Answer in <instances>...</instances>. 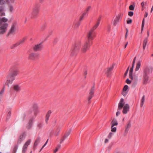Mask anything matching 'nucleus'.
<instances>
[{
    "label": "nucleus",
    "instance_id": "40",
    "mask_svg": "<svg viewBox=\"0 0 153 153\" xmlns=\"http://www.w3.org/2000/svg\"><path fill=\"white\" fill-rule=\"evenodd\" d=\"M112 127V126H111V131L112 132H115L116 131L117 128L115 127Z\"/></svg>",
    "mask_w": 153,
    "mask_h": 153
},
{
    "label": "nucleus",
    "instance_id": "24",
    "mask_svg": "<svg viewBox=\"0 0 153 153\" xmlns=\"http://www.w3.org/2000/svg\"><path fill=\"white\" fill-rule=\"evenodd\" d=\"M40 138L39 137H38L36 140H35L34 145H33V147L34 148L36 147V146H37L39 142H40Z\"/></svg>",
    "mask_w": 153,
    "mask_h": 153
},
{
    "label": "nucleus",
    "instance_id": "45",
    "mask_svg": "<svg viewBox=\"0 0 153 153\" xmlns=\"http://www.w3.org/2000/svg\"><path fill=\"white\" fill-rule=\"evenodd\" d=\"M134 7L132 5H130L129 7V9L130 10H134Z\"/></svg>",
    "mask_w": 153,
    "mask_h": 153
},
{
    "label": "nucleus",
    "instance_id": "53",
    "mask_svg": "<svg viewBox=\"0 0 153 153\" xmlns=\"http://www.w3.org/2000/svg\"><path fill=\"white\" fill-rule=\"evenodd\" d=\"M129 67H128V68H127V70H126L125 73L124 75L125 76H126L127 75V74L128 73V70H129Z\"/></svg>",
    "mask_w": 153,
    "mask_h": 153
},
{
    "label": "nucleus",
    "instance_id": "28",
    "mask_svg": "<svg viewBox=\"0 0 153 153\" xmlns=\"http://www.w3.org/2000/svg\"><path fill=\"white\" fill-rule=\"evenodd\" d=\"M141 62L140 61H139L137 62L136 67L135 69L136 71H138L139 70L141 65Z\"/></svg>",
    "mask_w": 153,
    "mask_h": 153
},
{
    "label": "nucleus",
    "instance_id": "10",
    "mask_svg": "<svg viewBox=\"0 0 153 153\" xmlns=\"http://www.w3.org/2000/svg\"><path fill=\"white\" fill-rule=\"evenodd\" d=\"M136 59V57H135L133 60L132 62V64L131 68H130L129 72V77L130 79H131L132 80H133V68L134 67V64L135 62V60Z\"/></svg>",
    "mask_w": 153,
    "mask_h": 153
},
{
    "label": "nucleus",
    "instance_id": "50",
    "mask_svg": "<svg viewBox=\"0 0 153 153\" xmlns=\"http://www.w3.org/2000/svg\"><path fill=\"white\" fill-rule=\"evenodd\" d=\"M113 133L111 132H110L108 136V138L109 139H110L111 137L113 135Z\"/></svg>",
    "mask_w": 153,
    "mask_h": 153
},
{
    "label": "nucleus",
    "instance_id": "55",
    "mask_svg": "<svg viewBox=\"0 0 153 153\" xmlns=\"http://www.w3.org/2000/svg\"><path fill=\"white\" fill-rule=\"evenodd\" d=\"M126 82L128 84H130L131 83V81L128 79H127L126 80Z\"/></svg>",
    "mask_w": 153,
    "mask_h": 153
},
{
    "label": "nucleus",
    "instance_id": "49",
    "mask_svg": "<svg viewBox=\"0 0 153 153\" xmlns=\"http://www.w3.org/2000/svg\"><path fill=\"white\" fill-rule=\"evenodd\" d=\"M133 12L132 11H129L128 13V15L130 16H132L133 15Z\"/></svg>",
    "mask_w": 153,
    "mask_h": 153
},
{
    "label": "nucleus",
    "instance_id": "48",
    "mask_svg": "<svg viewBox=\"0 0 153 153\" xmlns=\"http://www.w3.org/2000/svg\"><path fill=\"white\" fill-rule=\"evenodd\" d=\"M88 13L87 12L85 11L82 14V16L84 17L86 16H88Z\"/></svg>",
    "mask_w": 153,
    "mask_h": 153
},
{
    "label": "nucleus",
    "instance_id": "41",
    "mask_svg": "<svg viewBox=\"0 0 153 153\" xmlns=\"http://www.w3.org/2000/svg\"><path fill=\"white\" fill-rule=\"evenodd\" d=\"M141 5L142 7V10H144V9L146 8V7H145V5H144V2L143 1L141 2Z\"/></svg>",
    "mask_w": 153,
    "mask_h": 153
},
{
    "label": "nucleus",
    "instance_id": "51",
    "mask_svg": "<svg viewBox=\"0 0 153 153\" xmlns=\"http://www.w3.org/2000/svg\"><path fill=\"white\" fill-rule=\"evenodd\" d=\"M81 22H78L75 24V27H78L80 24Z\"/></svg>",
    "mask_w": 153,
    "mask_h": 153
},
{
    "label": "nucleus",
    "instance_id": "64",
    "mask_svg": "<svg viewBox=\"0 0 153 153\" xmlns=\"http://www.w3.org/2000/svg\"><path fill=\"white\" fill-rule=\"evenodd\" d=\"M148 13L147 12H146L145 14L144 15V17H146L148 16Z\"/></svg>",
    "mask_w": 153,
    "mask_h": 153
},
{
    "label": "nucleus",
    "instance_id": "5",
    "mask_svg": "<svg viewBox=\"0 0 153 153\" xmlns=\"http://www.w3.org/2000/svg\"><path fill=\"white\" fill-rule=\"evenodd\" d=\"M39 5L38 4H35L33 8V11L30 16L31 19H34L37 17L39 12Z\"/></svg>",
    "mask_w": 153,
    "mask_h": 153
},
{
    "label": "nucleus",
    "instance_id": "3",
    "mask_svg": "<svg viewBox=\"0 0 153 153\" xmlns=\"http://www.w3.org/2000/svg\"><path fill=\"white\" fill-rule=\"evenodd\" d=\"M18 71H15L9 74L7 77V81L5 85L9 86L10 85L12 84L13 81L15 79V77L17 75Z\"/></svg>",
    "mask_w": 153,
    "mask_h": 153
},
{
    "label": "nucleus",
    "instance_id": "25",
    "mask_svg": "<svg viewBox=\"0 0 153 153\" xmlns=\"http://www.w3.org/2000/svg\"><path fill=\"white\" fill-rule=\"evenodd\" d=\"M145 96L143 95L140 100V106L141 107H142L145 101Z\"/></svg>",
    "mask_w": 153,
    "mask_h": 153
},
{
    "label": "nucleus",
    "instance_id": "60",
    "mask_svg": "<svg viewBox=\"0 0 153 153\" xmlns=\"http://www.w3.org/2000/svg\"><path fill=\"white\" fill-rule=\"evenodd\" d=\"M59 150V149L58 147H56L55 150H54L53 152L54 153H56Z\"/></svg>",
    "mask_w": 153,
    "mask_h": 153
},
{
    "label": "nucleus",
    "instance_id": "52",
    "mask_svg": "<svg viewBox=\"0 0 153 153\" xmlns=\"http://www.w3.org/2000/svg\"><path fill=\"white\" fill-rule=\"evenodd\" d=\"M126 33L125 35V38L126 39L128 36V30L127 28L126 29Z\"/></svg>",
    "mask_w": 153,
    "mask_h": 153
},
{
    "label": "nucleus",
    "instance_id": "56",
    "mask_svg": "<svg viewBox=\"0 0 153 153\" xmlns=\"http://www.w3.org/2000/svg\"><path fill=\"white\" fill-rule=\"evenodd\" d=\"M66 138H65V136H64V137H63V138L60 140V143H62V142H63V141L65 140V139Z\"/></svg>",
    "mask_w": 153,
    "mask_h": 153
},
{
    "label": "nucleus",
    "instance_id": "18",
    "mask_svg": "<svg viewBox=\"0 0 153 153\" xmlns=\"http://www.w3.org/2000/svg\"><path fill=\"white\" fill-rule=\"evenodd\" d=\"M16 0H5V1L3 0H0V4H4L5 2L8 4H13L15 3Z\"/></svg>",
    "mask_w": 153,
    "mask_h": 153
},
{
    "label": "nucleus",
    "instance_id": "54",
    "mask_svg": "<svg viewBox=\"0 0 153 153\" xmlns=\"http://www.w3.org/2000/svg\"><path fill=\"white\" fill-rule=\"evenodd\" d=\"M48 139L45 142V144L44 145L42 146V148L40 150V151L47 144L48 141Z\"/></svg>",
    "mask_w": 153,
    "mask_h": 153
},
{
    "label": "nucleus",
    "instance_id": "20",
    "mask_svg": "<svg viewBox=\"0 0 153 153\" xmlns=\"http://www.w3.org/2000/svg\"><path fill=\"white\" fill-rule=\"evenodd\" d=\"M124 100L123 98H121L118 104V110H120L123 108L124 105Z\"/></svg>",
    "mask_w": 153,
    "mask_h": 153
},
{
    "label": "nucleus",
    "instance_id": "26",
    "mask_svg": "<svg viewBox=\"0 0 153 153\" xmlns=\"http://www.w3.org/2000/svg\"><path fill=\"white\" fill-rule=\"evenodd\" d=\"M4 10V6H1L0 7V16H4L5 15V13L3 12Z\"/></svg>",
    "mask_w": 153,
    "mask_h": 153
},
{
    "label": "nucleus",
    "instance_id": "32",
    "mask_svg": "<svg viewBox=\"0 0 153 153\" xmlns=\"http://www.w3.org/2000/svg\"><path fill=\"white\" fill-rule=\"evenodd\" d=\"M26 40V38L24 37L18 42L20 45H22L25 42Z\"/></svg>",
    "mask_w": 153,
    "mask_h": 153
},
{
    "label": "nucleus",
    "instance_id": "22",
    "mask_svg": "<svg viewBox=\"0 0 153 153\" xmlns=\"http://www.w3.org/2000/svg\"><path fill=\"white\" fill-rule=\"evenodd\" d=\"M33 118L30 119L28 125L27 126V129H29L31 128L33 125Z\"/></svg>",
    "mask_w": 153,
    "mask_h": 153
},
{
    "label": "nucleus",
    "instance_id": "42",
    "mask_svg": "<svg viewBox=\"0 0 153 153\" xmlns=\"http://www.w3.org/2000/svg\"><path fill=\"white\" fill-rule=\"evenodd\" d=\"M144 23H145V19L144 18L143 19L142 24V26H141V30H143V27L144 25Z\"/></svg>",
    "mask_w": 153,
    "mask_h": 153
},
{
    "label": "nucleus",
    "instance_id": "7",
    "mask_svg": "<svg viewBox=\"0 0 153 153\" xmlns=\"http://www.w3.org/2000/svg\"><path fill=\"white\" fill-rule=\"evenodd\" d=\"M17 26V23L16 22H13L12 23L11 27L7 35V36H9L11 35H14L15 34Z\"/></svg>",
    "mask_w": 153,
    "mask_h": 153
},
{
    "label": "nucleus",
    "instance_id": "6",
    "mask_svg": "<svg viewBox=\"0 0 153 153\" xmlns=\"http://www.w3.org/2000/svg\"><path fill=\"white\" fill-rule=\"evenodd\" d=\"M94 31L91 29L88 31L87 35V39L86 41L92 44V40L96 36Z\"/></svg>",
    "mask_w": 153,
    "mask_h": 153
},
{
    "label": "nucleus",
    "instance_id": "47",
    "mask_svg": "<svg viewBox=\"0 0 153 153\" xmlns=\"http://www.w3.org/2000/svg\"><path fill=\"white\" fill-rule=\"evenodd\" d=\"M42 124L41 123H38L37 124V127L39 129L42 128Z\"/></svg>",
    "mask_w": 153,
    "mask_h": 153
},
{
    "label": "nucleus",
    "instance_id": "9",
    "mask_svg": "<svg viewBox=\"0 0 153 153\" xmlns=\"http://www.w3.org/2000/svg\"><path fill=\"white\" fill-rule=\"evenodd\" d=\"M39 54L37 53L32 52L28 55V59L29 60L34 61L39 58Z\"/></svg>",
    "mask_w": 153,
    "mask_h": 153
},
{
    "label": "nucleus",
    "instance_id": "16",
    "mask_svg": "<svg viewBox=\"0 0 153 153\" xmlns=\"http://www.w3.org/2000/svg\"><path fill=\"white\" fill-rule=\"evenodd\" d=\"M43 48V45L42 43H39L34 45L33 47V50L35 51L41 50Z\"/></svg>",
    "mask_w": 153,
    "mask_h": 153
},
{
    "label": "nucleus",
    "instance_id": "14",
    "mask_svg": "<svg viewBox=\"0 0 153 153\" xmlns=\"http://www.w3.org/2000/svg\"><path fill=\"white\" fill-rule=\"evenodd\" d=\"M115 64H113L111 66L109 67H108L107 69L105 72V73L107 75V76H111V72L113 69Z\"/></svg>",
    "mask_w": 153,
    "mask_h": 153
},
{
    "label": "nucleus",
    "instance_id": "43",
    "mask_svg": "<svg viewBox=\"0 0 153 153\" xmlns=\"http://www.w3.org/2000/svg\"><path fill=\"white\" fill-rule=\"evenodd\" d=\"M128 91H123V92L122 93V94L124 96H126L127 94H128Z\"/></svg>",
    "mask_w": 153,
    "mask_h": 153
},
{
    "label": "nucleus",
    "instance_id": "46",
    "mask_svg": "<svg viewBox=\"0 0 153 153\" xmlns=\"http://www.w3.org/2000/svg\"><path fill=\"white\" fill-rule=\"evenodd\" d=\"M91 6H88L86 8L85 10V11L87 13H88V12L89 11V10L91 9Z\"/></svg>",
    "mask_w": 153,
    "mask_h": 153
},
{
    "label": "nucleus",
    "instance_id": "21",
    "mask_svg": "<svg viewBox=\"0 0 153 153\" xmlns=\"http://www.w3.org/2000/svg\"><path fill=\"white\" fill-rule=\"evenodd\" d=\"M131 126V123L130 122H129L127 124V126H126V129L125 130V131L124 134L125 135H126L129 129Z\"/></svg>",
    "mask_w": 153,
    "mask_h": 153
},
{
    "label": "nucleus",
    "instance_id": "33",
    "mask_svg": "<svg viewBox=\"0 0 153 153\" xmlns=\"http://www.w3.org/2000/svg\"><path fill=\"white\" fill-rule=\"evenodd\" d=\"M31 141V140L30 139H29L26 142V143L24 144L23 146L26 147L27 148L28 146L29 145Z\"/></svg>",
    "mask_w": 153,
    "mask_h": 153
},
{
    "label": "nucleus",
    "instance_id": "57",
    "mask_svg": "<svg viewBox=\"0 0 153 153\" xmlns=\"http://www.w3.org/2000/svg\"><path fill=\"white\" fill-rule=\"evenodd\" d=\"M10 116H11V112H10V111H9L8 112V114L7 115V117L8 118H9L10 117Z\"/></svg>",
    "mask_w": 153,
    "mask_h": 153
},
{
    "label": "nucleus",
    "instance_id": "37",
    "mask_svg": "<svg viewBox=\"0 0 153 153\" xmlns=\"http://www.w3.org/2000/svg\"><path fill=\"white\" fill-rule=\"evenodd\" d=\"M71 132V130L70 129L64 135L65 138H67L70 134Z\"/></svg>",
    "mask_w": 153,
    "mask_h": 153
},
{
    "label": "nucleus",
    "instance_id": "11",
    "mask_svg": "<svg viewBox=\"0 0 153 153\" xmlns=\"http://www.w3.org/2000/svg\"><path fill=\"white\" fill-rule=\"evenodd\" d=\"M95 90V86L94 85L91 88L90 92L89 93V94L88 98V103L89 104L91 103V100L94 96V91Z\"/></svg>",
    "mask_w": 153,
    "mask_h": 153
},
{
    "label": "nucleus",
    "instance_id": "30",
    "mask_svg": "<svg viewBox=\"0 0 153 153\" xmlns=\"http://www.w3.org/2000/svg\"><path fill=\"white\" fill-rule=\"evenodd\" d=\"M112 127L115 126H117L118 125V123L116 119H113L111 122Z\"/></svg>",
    "mask_w": 153,
    "mask_h": 153
},
{
    "label": "nucleus",
    "instance_id": "62",
    "mask_svg": "<svg viewBox=\"0 0 153 153\" xmlns=\"http://www.w3.org/2000/svg\"><path fill=\"white\" fill-rule=\"evenodd\" d=\"M120 114V112L119 111H117L116 114V115L117 116L119 114Z\"/></svg>",
    "mask_w": 153,
    "mask_h": 153
},
{
    "label": "nucleus",
    "instance_id": "8",
    "mask_svg": "<svg viewBox=\"0 0 153 153\" xmlns=\"http://www.w3.org/2000/svg\"><path fill=\"white\" fill-rule=\"evenodd\" d=\"M92 44L86 41L85 44L82 46L81 51L82 53H85L89 49V47Z\"/></svg>",
    "mask_w": 153,
    "mask_h": 153
},
{
    "label": "nucleus",
    "instance_id": "12",
    "mask_svg": "<svg viewBox=\"0 0 153 153\" xmlns=\"http://www.w3.org/2000/svg\"><path fill=\"white\" fill-rule=\"evenodd\" d=\"M32 107L33 110L34 115L35 116H36L39 113L38 104L36 103H34L33 104Z\"/></svg>",
    "mask_w": 153,
    "mask_h": 153
},
{
    "label": "nucleus",
    "instance_id": "44",
    "mask_svg": "<svg viewBox=\"0 0 153 153\" xmlns=\"http://www.w3.org/2000/svg\"><path fill=\"white\" fill-rule=\"evenodd\" d=\"M27 148L26 147L23 146L22 150V153H25L27 150Z\"/></svg>",
    "mask_w": 153,
    "mask_h": 153
},
{
    "label": "nucleus",
    "instance_id": "63",
    "mask_svg": "<svg viewBox=\"0 0 153 153\" xmlns=\"http://www.w3.org/2000/svg\"><path fill=\"white\" fill-rule=\"evenodd\" d=\"M147 37H148H148L149 35V30H148L147 31Z\"/></svg>",
    "mask_w": 153,
    "mask_h": 153
},
{
    "label": "nucleus",
    "instance_id": "1",
    "mask_svg": "<svg viewBox=\"0 0 153 153\" xmlns=\"http://www.w3.org/2000/svg\"><path fill=\"white\" fill-rule=\"evenodd\" d=\"M7 18L3 17L0 18V34H3L7 31L9 25L7 22Z\"/></svg>",
    "mask_w": 153,
    "mask_h": 153
},
{
    "label": "nucleus",
    "instance_id": "19",
    "mask_svg": "<svg viewBox=\"0 0 153 153\" xmlns=\"http://www.w3.org/2000/svg\"><path fill=\"white\" fill-rule=\"evenodd\" d=\"M13 90L16 92H19L21 90L20 86L18 84L13 85Z\"/></svg>",
    "mask_w": 153,
    "mask_h": 153
},
{
    "label": "nucleus",
    "instance_id": "15",
    "mask_svg": "<svg viewBox=\"0 0 153 153\" xmlns=\"http://www.w3.org/2000/svg\"><path fill=\"white\" fill-rule=\"evenodd\" d=\"M26 136V134L25 133H22L19 137L17 141V144H20L22 141L25 139Z\"/></svg>",
    "mask_w": 153,
    "mask_h": 153
},
{
    "label": "nucleus",
    "instance_id": "31",
    "mask_svg": "<svg viewBox=\"0 0 153 153\" xmlns=\"http://www.w3.org/2000/svg\"><path fill=\"white\" fill-rule=\"evenodd\" d=\"M99 22H97L96 24L91 29L94 31V30L98 27L100 24Z\"/></svg>",
    "mask_w": 153,
    "mask_h": 153
},
{
    "label": "nucleus",
    "instance_id": "23",
    "mask_svg": "<svg viewBox=\"0 0 153 153\" xmlns=\"http://www.w3.org/2000/svg\"><path fill=\"white\" fill-rule=\"evenodd\" d=\"M51 113V110L48 111L47 112L46 115L45 122L47 124L48 121L49 119Z\"/></svg>",
    "mask_w": 153,
    "mask_h": 153
},
{
    "label": "nucleus",
    "instance_id": "61",
    "mask_svg": "<svg viewBox=\"0 0 153 153\" xmlns=\"http://www.w3.org/2000/svg\"><path fill=\"white\" fill-rule=\"evenodd\" d=\"M58 41V40L57 39H55L53 41L54 43L55 44V43H56Z\"/></svg>",
    "mask_w": 153,
    "mask_h": 153
},
{
    "label": "nucleus",
    "instance_id": "36",
    "mask_svg": "<svg viewBox=\"0 0 153 153\" xmlns=\"http://www.w3.org/2000/svg\"><path fill=\"white\" fill-rule=\"evenodd\" d=\"M19 45H19V43L18 42L12 45V46L11 47V48L12 49H13V48H14L17 47Z\"/></svg>",
    "mask_w": 153,
    "mask_h": 153
},
{
    "label": "nucleus",
    "instance_id": "4",
    "mask_svg": "<svg viewBox=\"0 0 153 153\" xmlns=\"http://www.w3.org/2000/svg\"><path fill=\"white\" fill-rule=\"evenodd\" d=\"M81 45V42L80 41H78L75 43L74 46L71 50V56H74L76 55L77 53L79 51Z\"/></svg>",
    "mask_w": 153,
    "mask_h": 153
},
{
    "label": "nucleus",
    "instance_id": "27",
    "mask_svg": "<svg viewBox=\"0 0 153 153\" xmlns=\"http://www.w3.org/2000/svg\"><path fill=\"white\" fill-rule=\"evenodd\" d=\"M148 37H146L143 40V50H145V48L148 42Z\"/></svg>",
    "mask_w": 153,
    "mask_h": 153
},
{
    "label": "nucleus",
    "instance_id": "13",
    "mask_svg": "<svg viewBox=\"0 0 153 153\" xmlns=\"http://www.w3.org/2000/svg\"><path fill=\"white\" fill-rule=\"evenodd\" d=\"M122 16V15L121 14H119L117 15L113 22V24L114 26H116L117 25L118 23L121 20Z\"/></svg>",
    "mask_w": 153,
    "mask_h": 153
},
{
    "label": "nucleus",
    "instance_id": "2",
    "mask_svg": "<svg viewBox=\"0 0 153 153\" xmlns=\"http://www.w3.org/2000/svg\"><path fill=\"white\" fill-rule=\"evenodd\" d=\"M153 68L151 66H147L145 67L143 71V83L146 84L148 83L149 77L148 75L152 73Z\"/></svg>",
    "mask_w": 153,
    "mask_h": 153
},
{
    "label": "nucleus",
    "instance_id": "58",
    "mask_svg": "<svg viewBox=\"0 0 153 153\" xmlns=\"http://www.w3.org/2000/svg\"><path fill=\"white\" fill-rule=\"evenodd\" d=\"M84 17H83L82 15L80 16V19H79V22H81V21L83 19Z\"/></svg>",
    "mask_w": 153,
    "mask_h": 153
},
{
    "label": "nucleus",
    "instance_id": "38",
    "mask_svg": "<svg viewBox=\"0 0 153 153\" xmlns=\"http://www.w3.org/2000/svg\"><path fill=\"white\" fill-rule=\"evenodd\" d=\"M9 5V10L10 12H12L13 10V6L11 5L10 4H8Z\"/></svg>",
    "mask_w": 153,
    "mask_h": 153
},
{
    "label": "nucleus",
    "instance_id": "39",
    "mask_svg": "<svg viewBox=\"0 0 153 153\" xmlns=\"http://www.w3.org/2000/svg\"><path fill=\"white\" fill-rule=\"evenodd\" d=\"M128 86L127 85H125L124 86V87L123 88V91H128L127 90L128 89Z\"/></svg>",
    "mask_w": 153,
    "mask_h": 153
},
{
    "label": "nucleus",
    "instance_id": "34",
    "mask_svg": "<svg viewBox=\"0 0 153 153\" xmlns=\"http://www.w3.org/2000/svg\"><path fill=\"white\" fill-rule=\"evenodd\" d=\"M60 128L58 127L56 129L54 134V135L55 136H57L59 135V132L60 131Z\"/></svg>",
    "mask_w": 153,
    "mask_h": 153
},
{
    "label": "nucleus",
    "instance_id": "17",
    "mask_svg": "<svg viewBox=\"0 0 153 153\" xmlns=\"http://www.w3.org/2000/svg\"><path fill=\"white\" fill-rule=\"evenodd\" d=\"M123 114H126L129 111L130 107L128 104H126L123 106Z\"/></svg>",
    "mask_w": 153,
    "mask_h": 153
},
{
    "label": "nucleus",
    "instance_id": "29",
    "mask_svg": "<svg viewBox=\"0 0 153 153\" xmlns=\"http://www.w3.org/2000/svg\"><path fill=\"white\" fill-rule=\"evenodd\" d=\"M18 147V146L17 145H15L14 146L12 150V153H16Z\"/></svg>",
    "mask_w": 153,
    "mask_h": 153
},
{
    "label": "nucleus",
    "instance_id": "35",
    "mask_svg": "<svg viewBox=\"0 0 153 153\" xmlns=\"http://www.w3.org/2000/svg\"><path fill=\"white\" fill-rule=\"evenodd\" d=\"M46 27V24H44L41 27H40V30L41 31L44 30L45 28Z\"/></svg>",
    "mask_w": 153,
    "mask_h": 153
},
{
    "label": "nucleus",
    "instance_id": "59",
    "mask_svg": "<svg viewBox=\"0 0 153 153\" xmlns=\"http://www.w3.org/2000/svg\"><path fill=\"white\" fill-rule=\"evenodd\" d=\"M132 22V20L131 19H130L129 20H128L127 21V23L128 24H130Z\"/></svg>",
    "mask_w": 153,
    "mask_h": 153
}]
</instances>
